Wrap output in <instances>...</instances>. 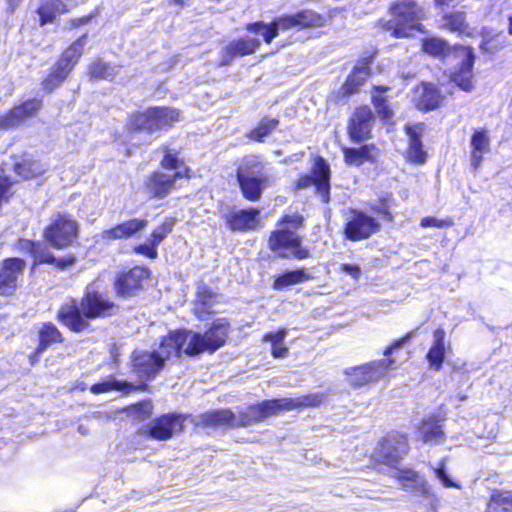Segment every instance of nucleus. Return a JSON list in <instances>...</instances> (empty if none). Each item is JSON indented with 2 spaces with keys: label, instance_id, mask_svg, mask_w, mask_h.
<instances>
[{
  "label": "nucleus",
  "instance_id": "393cba45",
  "mask_svg": "<svg viewBox=\"0 0 512 512\" xmlns=\"http://www.w3.org/2000/svg\"><path fill=\"white\" fill-rule=\"evenodd\" d=\"M260 211L255 208L233 211L225 216L226 224L232 231L252 230L256 227Z\"/></svg>",
  "mask_w": 512,
  "mask_h": 512
},
{
  "label": "nucleus",
  "instance_id": "1a4fd4ad",
  "mask_svg": "<svg viewBox=\"0 0 512 512\" xmlns=\"http://www.w3.org/2000/svg\"><path fill=\"white\" fill-rule=\"evenodd\" d=\"M314 185L324 203L330 201V168L322 157L316 158L311 175L300 177L296 183L297 189H305Z\"/></svg>",
  "mask_w": 512,
  "mask_h": 512
},
{
  "label": "nucleus",
  "instance_id": "f257e3e1",
  "mask_svg": "<svg viewBox=\"0 0 512 512\" xmlns=\"http://www.w3.org/2000/svg\"><path fill=\"white\" fill-rule=\"evenodd\" d=\"M118 306L97 291L87 290L80 303L72 300L62 305L58 320L73 332L88 328L87 319L106 318L118 312Z\"/></svg>",
  "mask_w": 512,
  "mask_h": 512
},
{
  "label": "nucleus",
  "instance_id": "774afa93",
  "mask_svg": "<svg viewBox=\"0 0 512 512\" xmlns=\"http://www.w3.org/2000/svg\"><path fill=\"white\" fill-rule=\"evenodd\" d=\"M482 154L483 153H480V151H476V150L472 151L471 165L473 166L474 169H477L480 166L482 159H483Z\"/></svg>",
  "mask_w": 512,
  "mask_h": 512
},
{
  "label": "nucleus",
  "instance_id": "09e8293b",
  "mask_svg": "<svg viewBox=\"0 0 512 512\" xmlns=\"http://www.w3.org/2000/svg\"><path fill=\"white\" fill-rule=\"evenodd\" d=\"M175 222V218H165L163 223L153 230L151 237L149 238L152 240L153 245H159L166 238V236L172 231Z\"/></svg>",
  "mask_w": 512,
  "mask_h": 512
},
{
  "label": "nucleus",
  "instance_id": "a211bd4d",
  "mask_svg": "<svg viewBox=\"0 0 512 512\" xmlns=\"http://www.w3.org/2000/svg\"><path fill=\"white\" fill-rule=\"evenodd\" d=\"M148 276L149 270L139 266L118 275L114 284L117 295L122 297L135 295L142 288L143 280Z\"/></svg>",
  "mask_w": 512,
  "mask_h": 512
},
{
  "label": "nucleus",
  "instance_id": "412c9836",
  "mask_svg": "<svg viewBox=\"0 0 512 512\" xmlns=\"http://www.w3.org/2000/svg\"><path fill=\"white\" fill-rule=\"evenodd\" d=\"M260 44L259 39L250 37H243L231 41L221 51L220 65L227 66L236 57H243L254 53Z\"/></svg>",
  "mask_w": 512,
  "mask_h": 512
},
{
  "label": "nucleus",
  "instance_id": "79ce46f5",
  "mask_svg": "<svg viewBox=\"0 0 512 512\" xmlns=\"http://www.w3.org/2000/svg\"><path fill=\"white\" fill-rule=\"evenodd\" d=\"M486 512H512V493L497 492L492 494Z\"/></svg>",
  "mask_w": 512,
  "mask_h": 512
},
{
  "label": "nucleus",
  "instance_id": "6e6d98bb",
  "mask_svg": "<svg viewBox=\"0 0 512 512\" xmlns=\"http://www.w3.org/2000/svg\"><path fill=\"white\" fill-rule=\"evenodd\" d=\"M452 225H453V221L450 219L440 220V219H437L436 217L428 216V217H424L421 220V226L424 228H428V227L443 228V227H450Z\"/></svg>",
  "mask_w": 512,
  "mask_h": 512
},
{
  "label": "nucleus",
  "instance_id": "4be33fe9",
  "mask_svg": "<svg viewBox=\"0 0 512 512\" xmlns=\"http://www.w3.org/2000/svg\"><path fill=\"white\" fill-rule=\"evenodd\" d=\"M442 100L440 91L430 83H421L414 88L412 101L419 110L431 111L436 109Z\"/></svg>",
  "mask_w": 512,
  "mask_h": 512
},
{
  "label": "nucleus",
  "instance_id": "a878e982",
  "mask_svg": "<svg viewBox=\"0 0 512 512\" xmlns=\"http://www.w3.org/2000/svg\"><path fill=\"white\" fill-rule=\"evenodd\" d=\"M148 224L146 219H130L123 223L116 225L115 227L104 230L101 234L104 240H117L122 238H129L137 232L144 229Z\"/></svg>",
  "mask_w": 512,
  "mask_h": 512
},
{
  "label": "nucleus",
  "instance_id": "b1692460",
  "mask_svg": "<svg viewBox=\"0 0 512 512\" xmlns=\"http://www.w3.org/2000/svg\"><path fill=\"white\" fill-rule=\"evenodd\" d=\"M193 422L202 427H235V413L229 409L212 410L196 416Z\"/></svg>",
  "mask_w": 512,
  "mask_h": 512
},
{
  "label": "nucleus",
  "instance_id": "6e6552de",
  "mask_svg": "<svg viewBox=\"0 0 512 512\" xmlns=\"http://www.w3.org/2000/svg\"><path fill=\"white\" fill-rule=\"evenodd\" d=\"M379 230V222L363 211L351 209L346 217L345 236L351 241L367 239Z\"/></svg>",
  "mask_w": 512,
  "mask_h": 512
},
{
  "label": "nucleus",
  "instance_id": "bb28decb",
  "mask_svg": "<svg viewBox=\"0 0 512 512\" xmlns=\"http://www.w3.org/2000/svg\"><path fill=\"white\" fill-rule=\"evenodd\" d=\"M406 133L409 138V148L407 150V159L416 164H422L426 160L427 153L423 150L421 141L422 127L406 126Z\"/></svg>",
  "mask_w": 512,
  "mask_h": 512
},
{
  "label": "nucleus",
  "instance_id": "f03ea898",
  "mask_svg": "<svg viewBox=\"0 0 512 512\" xmlns=\"http://www.w3.org/2000/svg\"><path fill=\"white\" fill-rule=\"evenodd\" d=\"M321 401V396L313 394L296 398L266 400L235 413V427H245L260 422L282 410L290 411L300 407L317 406Z\"/></svg>",
  "mask_w": 512,
  "mask_h": 512
},
{
  "label": "nucleus",
  "instance_id": "0e129e2a",
  "mask_svg": "<svg viewBox=\"0 0 512 512\" xmlns=\"http://www.w3.org/2000/svg\"><path fill=\"white\" fill-rule=\"evenodd\" d=\"M283 223L291 224L293 227L297 228L302 226L303 217L300 215H286L283 220Z\"/></svg>",
  "mask_w": 512,
  "mask_h": 512
},
{
  "label": "nucleus",
  "instance_id": "de8ad7c7",
  "mask_svg": "<svg viewBox=\"0 0 512 512\" xmlns=\"http://www.w3.org/2000/svg\"><path fill=\"white\" fill-rule=\"evenodd\" d=\"M86 43H87V35L84 34L81 37H79L76 41H74L64 51L61 58L64 59V61L70 62L71 64L75 65L78 62V60L80 59Z\"/></svg>",
  "mask_w": 512,
  "mask_h": 512
},
{
  "label": "nucleus",
  "instance_id": "4d7b16f0",
  "mask_svg": "<svg viewBox=\"0 0 512 512\" xmlns=\"http://www.w3.org/2000/svg\"><path fill=\"white\" fill-rule=\"evenodd\" d=\"M74 65L70 62L64 61V59L60 58L58 62L56 63L54 72L56 73V76L59 80H65L66 77L69 75L71 70L73 69Z\"/></svg>",
  "mask_w": 512,
  "mask_h": 512
},
{
  "label": "nucleus",
  "instance_id": "8fccbe9b",
  "mask_svg": "<svg viewBox=\"0 0 512 512\" xmlns=\"http://www.w3.org/2000/svg\"><path fill=\"white\" fill-rule=\"evenodd\" d=\"M164 157L161 161V166L164 169L179 171L182 170L184 172V163L177 157L176 153H173L167 147L164 149Z\"/></svg>",
  "mask_w": 512,
  "mask_h": 512
},
{
  "label": "nucleus",
  "instance_id": "9b49d317",
  "mask_svg": "<svg viewBox=\"0 0 512 512\" xmlns=\"http://www.w3.org/2000/svg\"><path fill=\"white\" fill-rule=\"evenodd\" d=\"M131 362L132 372L142 381L154 379L165 366L163 358L155 350H135Z\"/></svg>",
  "mask_w": 512,
  "mask_h": 512
},
{
  "label": "nucleus",
  "instance_id": "0eeeda50",
  "mask_svg": "<svg viewBox=\"0 0 512 512\" xmlns=\"http://www.w3.org/2000/svg\"><path fill=\"white\" fill-rule=\"evenodd\" d=\"M393 362L391 359L372 361L361 366L345 369V375L351 386L361 387L379 381L386 375Z\"/></svg>",
  "mask_w": 512,
  "mask_h": 512
},
{
  "label": "nucleus",
  "instance_id": "c9c22d12",
  "mask_svg": "<svg viewBox=\"0 0 512 512\" xmlns=\"http://www.w3.org/2000/svg\"><path fill=\"white\" fill-rule=\"evenodd\" d=\"M216 294L206 285H199L197 288V302L195 313L202 319L204 313H211L210 309L215 301Z\"/></svg>",
  "mask_w": 512,
  "mask_h": 512
},
{
  "label": "nucleus",
  "instance_id": "4c0bfd02",
  "mask_svg": "<svg viewBox=\"0 0 512 512\" xmlns=\"http://www.w3.org/2000/svg\"><path fill=\"white\" fill-rule=\"evenodd\" d=\"M442 27L452 32L463 34L468 29L466 14L463 11H454L442 17Z\"/></svg>",
  "mask_w": 512,
  "mask_h": 512
},
{
  "label": "nucleus",
  "instance_id": "49530a36",
  "mask_svg": "<svg viewBox=\"0 0 512 512\" xmlns=\"http://www.w3.org/2000/svg\"><path fill=\"white\" fill-rule=\"evenodd\" d=\"M33 253H34L35 260L38 263L54 264L59 268H66V267L72 265L74 262L73 257L57 259L54 257V255L50 251L39 249L38 247L33 249Z\"/></svg>",
  "mask_w": 512,
  "mask_h": 512
},
{
  "label": "nucleus",
  "instance_id": "13d9d810",
  "mask_svg": "<svg viewBox=\"0 0 512 512\" xmlns=\"http://www.w3.org/2000/svg\"><path fill=\"white\" fill-rule=\"evenodd\" d=\"M157 246L153 245L152 240L148 239V242L135 247V252L142 254L148 258L155 259L158 255Z\"/></svg>",
  "mask_w": 512,
  "mask_h": 512
},
{
  "label": "nucleus",
  "instance_id": "9d476101",
  "mask_svg": "<svg viewBox=\"0 0 512 512\" xmlns=\"http://www.w3.org/2000/svg\"><path fill=\"white\" fill-rule=\"evenodd\" d=\"M77 223L66 215L58 214L45 230V237L55 248L70 245L77 237Z\"/></svg>",
  "mask_w": 512,
  "mask_h": 512
},
{
  "label": "nucleus",
  "instance_id": "20e7f679",
  "mask_svg": "<svg viewBox=\"0 0 512 512\" xmlns=\"http://www.w3.org/2000/svg\"><path fill=\"white\" fill-rule=\"evenodd\" d=\"M392 19L386 21L383 28L395 38L410 37L415 31H421L419 22L425 18L424 9L412 0H399L390 6Z\"/></svg>",
  "mask_w": 512,
  "mask_h": 512
},
{
  "label": "nucleus",
  "instance_id": "473e14b6",
  "mask_svg": "<svg viewBox=\"0 0 512 512\" xmlns=\"http://www.w3.org/2000/svg\"><path fill=\"white\" fill-rule=\"evenodd\" d=\"M433 337L434 342L427 354V358L430 365L439 370L445 358V331L442 328H438L434 331Z\"/></svg>",
  "mask_w": 512,
  "mask_h": 512
},
{
  "label": "nucleus",
  "instance_id": "864d4df0",
  "mask_svg": "<svg viewBox=\"0 0 512 512\" xmlns=\"http://www.w3.org/2000/svg\"><path fill=\"white\" fill-rule=\"evenodd\" d=\"M129 413L137 420H145L152 414V404L150 402H141L132 405L129 408Z\"/></svg>",
  "mask_w": 512,
  "mask_h": 512
},
{
  "label": "nucleus",
  "instance_id": "37998d69",
  "mask_svg": "<svg viewBox=\"0 0 512 512\" xmlns=\"http://www.w3.org/2000/svg\"><path fill=\"white\" fill-rule=\"evenodd\" d=\"M309 279V275L304 269H298L294 271H287L281 276L277 277L274 282V288L282 290L288 286L301 283Z\"/></svg>",
  "mask_w": 512,
  "mask_h": 512
},
{
  "label": "nucleus",
  "instance_id": "423d86ee",
  "mask_svg": "<svg viewBox=\"0 0 512 512\" xmlns=\"http://www.w3.org/2000/svg\"><path fill=\"white\" fill-rule=\"evenodd\" d=\"M228 333L229 322L224 318L215 320L204 334L190 330L188 339L191 346H186V355L195 356L205 351L215 352L225 344Z\"/></svg>",
  "mask_w": 512,
  "mask_h": 512
},
{
  "label": "nucleus",
  "instance_id": "bf43d9fd",
  "mask_svg": "<svg viewBox=\"0 0 512 512\" xmlns=\"http://www.w3.org/2000/svg\"><path fill=\"white\" fill-rule=\"evenodd\" d=\"M287 336V329H281L275 333L270 332L264 335L263 341L270 342L272 347L281 345Z\"/></svg>",
  "mask_w": 512,
  "mask_h": 512
},
{
  "label": "nucleus",
  "instance_id": "6ab92c4d",
  "mask_svg": "<svg viewBox=\"0 0 512 512\" xmlns=\"http://www.w3.org/2000/svg\"><path fill=\"white\" fill-rule=\"evenodd\" d=\"M188 333L190 330H177L162 338L159 349L156 351L163 358L164 363L171 357H180L182 353L186 354V346H191Z\"/></svg>",
  "mask_w": 512,
  "mask_h": 512
},
{
  "label": "nucleus",
  "instance_id": "58836bf2",
  "mask_svg": "<svg viewBox=\"0 0 512 512\" xmlns=\"http://www.w3.org/2000/svg\"><path fill=\"white\" fill-rule=\"evenodd\" d=\"M369 76V67L366 65L357 66L347 77L343 85L346 94H353L364 83Z\"/></svg>",
  "mask_w": 512,
  "mask_h": 512
},
{
  "label": "nucleus",
  "instance_id": "aec40b11",
  "mask_svg": "<svg viewBox=\"0 0 512 512\" xmlns=\"http://www.w3.org/2000/svg\"><path fill=\"white\" fill-rule=\"evenodd\" d=\"M25 261L20 258H10L3 262L0 271V295H11L23 275Z\"/></svg>",
  "mask_w": 512,
  "mask_h": 512
},
{
  "label": "nucleus",
  "instance_id": "f704fd0d",
  "mask_svg": "<svg viewBox=\"0 0 512 512\" xmlns=\"http://www.w3.org/2000/svg\"><path fill=\"white\" fill-rule=\"evenodd\" d=\"M419 431L424 442H437L439 439L444 437V431L440 425V420L436 416H429L428 418L423 419Z\"/></svg>",
  "mask_w": 512,
  "mask_h": 512
},
{
  "label": "nucleus",
  "instance_id": "dca6fc26",
  "mask_svg": "<svg viewBox=\"0 0 512 512\" xmlns=\"http://www.w3.org/2000/svg\"><path fill=\"white\" fill-rule=\"evenodd\" d=\"M324 24L325 17L309 9L276 18V28H281V30L318 28L324 26Z\"/></svg>",
  "mask_w": 512,
  "mask_h": 512
},
{
  "label": "nucleus",
  "instance_id": "f3484780",
  "mask_svg": "<svg viewBox=\"0 0 512 512\" xmlns=\"http://www.w3.org/2000/svg\"><path fill=\"white\" fill-rule=\"evenodd\" d=\"M374 123V115L368 106L357 108L349 121V135L352 141L361 142L369 138Z\"/></svg>",
  "mask_w": 512,
  "mask_h": 512
},
{
  "label": "nucleus",
  "instance_id": "680f3d73",
  "mask_svg": "<svg viewBox=\"0 0 512 512\" xmlns=\"http://www.w3.org/2000/svg\"><path fill=\"white\" fill-rule=\"evenodd\" d=\"M341 271L352 276L355 280H357L361 275L360 266L355 264H342Z\"/></svg>",
  "mask_w": 512,
  "mask_h": 512
},
{
  "label": "nucleus",
  "instance_id": "e2e57ef3",
  "mask_svg": "<svg viewBox=\"0 0 512 512\" xmlns=\"http://www.w3.org/2000/svg\"><path fill=\"white\" fill-rule=\"evenodd\" d=\"M371 210L377 215L382 216V218L385 220L391 221L393 218L392 214L389 212V210L386 208L384 204L371 206Z\"/></svg>",
  "mask_w": 512,
  "mask_h": 512
},
{
  "label": "nucleus",
  "instance_id": "39448f33",
  "mask_svg": "<svg viewBox=\"0 0 512 512\" xmlns=\"http://www.w3.org/2000/svg\"><path fill=\"white\" fill-rule=\"evenodd\" d=\"M180 119V112L175 108L151 107L132 115L127 127L131 132L153 134L170 129Z\"/></svg>",
  "mask_w": 512,
  "mask_h": 512
},
{
  "label": "nucleus",
  "instance_id": "2eb2a0df",
  "mask_svg": "<svg viewBox=\"0 0 512 512\" xmlns=\"http://www.w3.org/2000/svg\"><path fill=\"white\" fill-rule=\"evenodd\" d=\"M41 107L42 101L39 99H30L14 106L8 113L0 116V129L9 130L19 127L25 121L34 118Z\"/></svg>",
  "mask_w": 512,
  "mask_h": 512
},
{
  "label": "nucleus",
  "instance_id": "5fc2aeb1",
  "mask_svg": "<svg viewBox=\"0 0 512 512\" xmlns=\"http://www.w3.org/2000/svg\"><path fill=\"white\" fill-rule=\"evenodd\" d=\"M434 472L436 474V477L441 481L444 487L450 488H460V485H458L456 482H454L447 474L446 467H445V460H442L437 468H434Z\"/></svg>",
  "mask_w": 512,
  "mask_h": 512
},
{
  "label": "nucleus",
  "instance_id": "338daca9",
  "mask_svg": "<svg viewBox=\"0 0 512 512\" xmlns=\"http://www.w3.org/2000/svg\"><path fill=\"white\" fill-rule=\"evenodd\" d=\"M272 355L275 358H285L288 354V348L282 345L272 347Z\"/></svg>",
  "mask_w": 512,
  "mask_h": 512
},
{
  "label": "nucleus",
  "instance_id": "cd10ccee",
  "mask_svg": "<svg viewBox=\"0 0 512 512\" xmlns=\"http://www.w3.org/2000/svg\"><path fill=\"white\" fill-rule=\"evenodd\" d=\"M146 386L147 385L144 382L135 385L132 382L120 381L115 379L114 377H108L106 380L94 384L90 390L94 394L105 393L111 390H119L129 393L133 390H144Z\"/></svg>",
  "mask_w": 512,
  "mask_h": 512
},
{
  "label": "nucleus",
  "instance_id": "ddd939ff",
  "mask_svg": "<svg viewBox=\"0 0 512 512\" xmlns=\"http://www.w3.org/2000/svg\"><path fill=\"white\" fill-rule=\"evenodd\" d=\"M408 452L407 438L403 435H390L378 445L375 455L378 461L396 467L399 460Z\"/></svg>",
  "mask_w": 512,
  "mask_h": 512
},
{
  "label": "nucleus",
  "instance_id": "f8f14e48",
  "mask_svg": "<svg viewBox=\"0 0 512 512\" xmlns=\"http://www.w3.org/2000/svg\"><path fill=\"white\" fill-rule=\"evenodd\" d=\"M189 171L188 167H184V172L182 170L173 173L155 171L148 177L146 189L153 198L163 199L173 191L178 179L190 177Z\"/></svg>",
  "mask_w": 512,
  "mask_h": 512
},
{
  "label": "nucleus",
  "instance_id": "ea45409f",
  "mask_svg": "<svg viewBox=\"0 0 512 512\" xmlns=\"http://www.w3.org/2000/svg\"><path fill=\"white\" fill-rule=\"evenodd\" d=\"M422 49L433 57H445L451 52V47L448 42L437 37L424 39Z\"/></svg>",
  "mask_w": 512,
  "mask_h": 512
},
{
  "label": "nucleus",
  "instance_id": "c03bdc74",
  "mask_svg": "<svg viewBox=\"0 0 512 512\" xmlns=\"http://www.w3.org/2000/svg\"><path fill=\"white\" fill-rule=\"evenodd\" d=\"M89 73L90 76L95 79L112 80L118 73V69L101 59H96L90 64Z\"/></svg>",
  "mask_w": 512,
  "mask_h": 512
},
{
  "label": "nucleus",
  "instance_id": "a18cd8bd",
  "mask_svg": "<svg viewBox=\"0 0 512 512\" xmlns=\"http://www.w3.org/2000/svg\"><path fill=\"white\" fill-rule=\"evenodd\" d=\"M246 30L255 34H261L266 43L271 41L278 36L281 28H276V18L271 24H265L264 22H254L246 26Z\"/></svg>",
  "mask_w": 512,
  "mask_h": 512
},
{
  "label": "nucleus",
  "instance_id": "2f4dec72",
  "mask_svg": "<svg viewBox=\"0 0 512 512\" xmlns=\"http://www.w3.org/2000/svg\"><path fill=\"white\" fill-rule=\"evenodd\" d=\"M301 243V238L294 232L282 229L275 231L269 238V247L276 252L280 249H288Z\"/></svg>",
  "mask_w": 512,
  "mask_h": 512
},
{
  "label": "nucleus",
  "instance_id": "72a5a7b5",
  "mask_svg": "<svg viewBox=\"0 0 512 512\" xmlns=\"http://www.w3.org/2000/svg\"><path fill=\"white\" fill-rule=\"evenodd\" d=\"M394 477L402 484L407 491H425V481L411 469H396Z\"/></svg>",
  "mask_w": 512,
  "mask_h": 512
},
{
  "label": "nucleus",
  "instance_id": "a19ab883",
  "mask_svg": "<svg viewBox=\"0 0 512 512\" xmlns=\"http://www.w3.org/2000/svg\"><path fill=\"white\" fill-rule=\"evenodd\" d=\"M278 125V119L264 117L261 119L257 127L247 134V137L254 141L262 142L265 137L269 136L278 127Z\"/></svg>",
  "mask_w": 512,
  "mask_h": 512
},
{
  "label": "nucleus",
  "instance_id": "c756f323",
  "mask_svg": "<svg viewBox=\"0 0 512 512\" xmlns=\"http://www.w3.org/2000/svg\"><path fill=\"white\" fill-rule=\"evenodd\" d=\"M377 154L374 145H363L359 148H345L344 158L349 165L360 166L364 162H373Z\"/></svg>",
  "mask_w": 512,
  "mask_h": 512
},
{
  "label": "nucleus",
  "instance_id": "e433bc0d",
  "mask_svg": "<svg viewBox=\"0 0 512 512\" xmlns=\"http://www.w3.org/2000/svg\"><path fill=\"white\" fill-rule=\"evenodd\" d=\"M14 170L23 179H30L43 174L46 171V166L40 161L25 158L21 162L15 163Z\"/></svg>",
  "mask_w": 512,
  "mask_h": 512
},
{
  "label": "nucleus",
  "instance_id": "69168bd1",
  "mask_svg": "<svg viewBox=\"0 0 512 512\" xmlns=\"http://www.w3.org/2000/svg\"><path fill=\"white\" fill-rule=\"evenodd\" d=\"M291 249H293V256L299 260L307 259L310 257L309 250L301 247V243L292 247Z\"/></svg>",
  "mask_w": 512,
  "mask_h": 512
},
{
  "label": "nucleus",
  "instance_id": "3c124183",
  "mask_svg": "<svg viewBox=\"0 0 512 512\" xmlns=\"http://www.w3.org/2000/svg\"><path fill=\"white\" fill-rule=\"evenodd\" d=\"M473 150L486 153L489 151V137L486 131H476L471 138Z\"/></svg>",
  "mask_w": 512,
  "mask_h": 512
},
{
  "label": "nucleus",
  "instance_id": "7c9ffc66",
  "mask_svg": "<svg viewBox=\"0 0 512 512\" xmlns=\"http://www.w3.org/2000/svg\"><path fill=\"white\" fill-rule=\"evenodd\" d=\"M67 11V4L64 0H42L37 13L40 17L41 25H45Z\"/></svg>",
  "mask_w": 512,
  "mask_h": 512
},
{
  "label": "nucleus",
  "instance_id": "603ef678",
  "mask_svg": "<svg viewBox=\"0 0 512 512\" xmlns=\"http://www.w3.org/2000/svg\"><path fill=\"white\" fill-rule=\"evenodd\" d=\"M372 102L379 116H381L383 119L388 120L393 116V112L389 108L387 99L385 97L374 93L372 95Z\"/></svg>",
  "mask_w": 512,
  "mask_h": 512
},
{
  "label": "nucleus",
  "instance_id": "052dcab7",
  "mask_svg": "<svg viewBox=\"0 0 512 512\" xmlns=\"http://www.w3.org/2000/svg\"><path fill=\"white\" fill-rule=\"evenodd\" d=\"M64 80H59L56 76V73L53 71L45 80H44V89L46 91H52L57 88Z\"/></svg>",
  "mask_w": 512,
  "mask_h": 512
},
{
  "label": "nucleus",
  "instance_id": "5701e85b",
  "mask_svg": "<svg viewBox=\"0 0 512 512\" xmlns=\"http://www.w3.org/2000/svg\"><path fill=\"white\" fill-rule=\"evenodd\" d=\"M460 50L464 58L459 67L451 75V80L462 90L469 92L473 88L472 78L475 55L470 48L462 47Z\"/></svg>",
  "mask_w": 512,
  "mask_h": 512
},
{
  "label": "nucleus",
  "instance_id": "4468645a",
  "mask_svg": "<svg viewBox=\"0 0 512 512\" xmlns=\"http://www.w3.org/2000/svg\"><path fill=\"white\" fill-rule=\"evenodd\" d=\"M184 418L177 414H165L144 426L142 432L156 440H167L183 429Z\"/></svg>",
  "mask_w": 512,
  "mask_h": 512
},
{
  "label": "nucleus",
  "instance_id": "7ed1b4c3",
  "mask_svg": "<svg viewBox=\"0 0 512 512\" xmlns=\"http://www.w3.org/2000/svg\"><path fill=\"white\" fill-rule=\"evenodd\" d=\"M237 181L245 199L258 201L263 191L272 184L273 177L266 170L262 158L257 155L244 156L237 167Z\"/></svg>",
  "mask_w": 512,
  "mask_h": 512
},
{
  "label": "nucleus",
  "instance_id": "c85d7f7f",
  "mask_svg": "<svg viewBox=\"0 0 512 512\" xmlns=\"http://www.w3.org/2000/svg\"><path fill=\"white\" fill-rule=\"evenodd\" d=\"M39 345L36 354L43 353L49 346L63 342V336L59 329L52 323H43L38 331Z\"/></svg>",
  "mask_w": 512,
  "mask_h": 512
}]
</instances>
